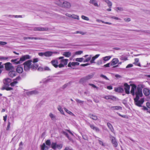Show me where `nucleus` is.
I'll return each instance as SVG.
<instances>
[{
    "label": "nucleus",
    "instance_id": "1",
    "mask_svg": "<svg viewBox=\"0 0 150 150\" xmlns=\"http://www.w3.org/2000/svg\"><path fill=\"white\" fill-rule=\"evenodd\" d=\"M143 85H141V87L139 86L137 87L135 95H136V97L134 98V100L135 104L139 107H141L142 104L143 103L144 101V98H141L139 100V97H141L143 96L142 93V88H143Z\"/></svg>",
    "mask_w": 150,
    "mask_h": 150
},
{
    "label": "nucleus",
    "instance_id": "2",
    "mask_svg": "<svg viewBox=\"0 0 150 150\" xmlns=\"http://www.w3.org/2000/svg\"><path fill=\"white\" fill-rule=\"evenodd\" d=\"M32 61L28 60L23 63L24 65V70L25 71H28L31 68V62Z\"/></svg>",
    "mask_w": 150,
    "mask_h": 150
},
{
    "label": "nucleus",
    "instance_id": "3",
    "mask_svg": "<svg viewBox=\"0 0 150 150\" xmlns=\"http://www.w3.org/2000/svg\"><path fill=\"white\" fill-rule=\"evenodd\" d=\"M94 75L93 73H92L88 74L86 76L81 78L80 80V81L81 83H84L89 79H92Z\"/></svg>",
    "mask_w": 150,
    "mask_h": 150
},
{
    "label": "nucleus",
    "instance_id": "4",
    "mask_svg": "<svg viewBox=\"0 0 150 150\" xmlns=\"http://www.w3.org/2000/svg\"><path fill=\"white\" fill-rule=\"evenodd\" d=\"M62 144H57L56 142H52L51 145V148L54 149H60L62 147Z\"/></svg>",
    "mask_w": 150,
    "mask_h": 150
},
{
    "label": "nucleus",
    "instance_id": "5",
    "mask_svg": "<svg viewBox=\"0 0 150 150\" xmlns=\"http://www.w3.org/2000/svg\"><path fill=\"white\" fill-rule=\"evenodd\" d=\"M69 60L67 59H62L60 61V63L59 64V67H63L66 65L68 63Z\"/></svg>",
    "mask_w": 150,
    "mask_h": 150
},
{
    "label": "nucleus",
    "instance_id": "6",
    "mask_svg": "<svg viewBox=\"0 0 150 150\" xmlns=\"http://www.w3.org/2000/svg\"><path fill=\"white\" fill-rule=\"evenodd\" d=\"M30 58V56L28 55H25L23 56L20 58L18 62L17 63L18 64L21 63L23 61H25L26 60L28 59H29Z\"/></svg>",
    "mask_w": 150,
    "mask_h": 150
},
{
    "label": "nucleus",
    "instance_id": "7",
    "mask_svg": "<svg viewBox=\"0 0 150 150\" xmlns=\"http://www.w3.org/2000/svg\"><path fill=\"white\" fill-rule=\"evenodd\" d=\"M48 28H47L35 27L33 28V30L35 31H43L48 30Z\"/></svg>",
    "mask_w": 150,
    "mask_h": 150
},
{
    "label": "nucleus",
    "instance_id": "8",
    "mask_svg": "<svg viewBox=\"0 0 150 150\" xmlns=\"http://www.w3.org/2000/svg\"><path fill=\"white\" fill-rule=\"evenodd\" d=\"M132 86L130 93L132 96H134L135 92V91H136L137 88L136 86L134 84H132Z\"/></svg>",
    "mask_w": 150,
    "mask_h": 150
},
{
    "label": "nucleus",
    "instance_id": "9",
    "mask_svg": "<svg viewBox=\"0 0 150 150\" xmlns=\"http://www.w3.org/2000/svg\"><path fill=\"white\" fill-rule=\"evenodd\" d=\"M24 40H26L28 39H34V40H45L46 39L44 38H37V37H24L23 38Z\"/></svg>",
    "mask_w": 150,
    "mask_h": 150
},
{
    "label": "nucleus",
    "instance_id": "10",
    "mask_svg": "<svg viewBox=\"0 0 150 150\" xmlns=\"http://www.w3.org/2000/svg\"><path fill=\"white\" fill-rule=\"evenodd\" d=\"M71 4L68 2L64 1L63 2L62 7L65 8H69L71 7Z\"/></svg>",
    "mask_w": 150,
    "mask_h": 150
},
{
    "label": "nucleus",
    "instance_id": "11",
    "mask_svg": "<svg viewBox=\"0 0 150 150\" xmlns=\"http://www.w3.org/2000/svg\"><path fill=\"white\" fill-rule=\"evenodd\" d=\"M50 63L55 68L59 67V64H58V62L57 60L55 59L52 60Z\"/></svg>",
    "mask_w": 150,
    "mask_h": 150
},
{
    "label": "nucleus",
    "instance_id": "12",
    "mask_svg": "<svg viewBox=\"0 0 150 150\" xmlns=\"http://www.w3.org/2000/svg\"><path fill=\"white\" fill-rule=\"evenodd\" d=\"M125 86L124 89L125 90L126 93L127 94H129V93L130 86L127 83H125L124 84Z\"/></svg>",
    "mask_w": 150,
    "mask_h": 150
},
{
    "label": "nucleus",
    "instance_id": "13",
    "mask_svg": "<svg viewBox=\"0 0 150 150\" xmlns=\"http://www.w3.org/2000/svg\"><path fill=\"white\" fill-rule=\"evenodd\" d=\"M119 62V60L117 58H115L113 59L110 62L111 66H114L117 64Z\"/></svg>",
    "mask_w": 150,
    "mask_h": 150
},
{
    "label": "nucleus",
    "instance_id": "14",
    "mask_svg": "<svg viewBox=\"0 0 150 150\" xmlns=\"http://www.w3.org/2000/svg\"><path fill=\"white\" fill-rule=\"evenodd\" d=\"M111 139L112 143L113 146L115 147H117V146L118 144L115 138L114 137H111Z\"/></svg>",
    "mask_w": 150,
    "mask_h": 150
},
{
    "label": "nucleus",
    "instance_id": "15",
    "mask_svg": "<svg viewBox=\"0 0 150 150\" xmlns=\"http://www.w3.org/2000/svg\"><path fill=\"white\" fill-rule=\"evenodd\" d=\"M104 98L106 100H116V98L112 96H107L104 97Z\"/></svg>",
    "mask_w": 150,
    "mask_h": 150
},
{
    "label": "nucleus",
    "instance_id": "16",
    "mask_svg": "<svg viewBox=\"0 0 150 150\" xmlns=\"http://www.w3.org/2000/svg\"><path fill=\"white\" fill-rule=\"evenodd\" d=\"M5 67L7 70H10L12 68L11 64L10 63H7L5 64Z\"/></svg>",
    "mask_w": 150,
    "mask_h": 150
},
{
    "label": "nucleus",
    "instance_id": "17",
    "mask_svg": "<svg viewBox=\"0 0 150 150\" xmlns=\"http://www.w3.org/2000/svg\"><path fill=\"white\" fill-rule=\"evenodd\" d=\"M143 92L146 96H148L150 94V90L147 88H144L143 90Z\"/></svg>",
    "mask_w": 150,
    "mask_h": 150
},
{
    "label": "nucleus",
    "instance_id": "18",
    "mask_svg": "<svg viewBox=\"0 0 150 150\" xmlns=\"http://www.w3.org/2000/svg\"><path fill=\"white\" fill-rule=\"evenodd\" d=\"M100 55V54H97L95 55L94 56L92 57L91 60H90L91 63V64L95 63V60Z\"/></svg>",
    "mask_w": 150,
    "mask_h": 150
},
{
    "label": "nucleus",
    "instance_id": "19",
    "mask_svg": "<svg viewBox=\"0 0 150 150\" xmlns=\"http://www.w3.org/2000/svg\"><path fill=\"white\" fill-rule=\"evenodd\" d=\"M17 72L19 73H21L23 71V69L22 67L20 66H17L16 69Z\"/></svg>",
    "mask_w": 150,
    "mask_h": 150
},
{
    "label": "nucleus",
    "instance_id": "20",
    "mask_svg": "<svg viewBox=\"0 0 150 150\" xmlns=\"http://www.w3.org/2000/svg\"><path fill=\"white\" fill-rule=\"evenodd\" d=\"M114 90L115 92L118 93H122L124 91L123 88L120 87L115 88Z\"/></svg>",
    "mask_w": 150,
    "mask_h": 150
},
{
    "label": "nucleus",
    "instance_id": "21",
    "mask_svg": "<svg viewBox=\"0 0 150 150\" xmlns=\"http://www.w3.org/2000/svg\"><path fill=\"white\" fill-rule=\"evenodd\" d=\"M89 3L91 4H93L94 6L96 7H99V5L98 4L97 1L96 0H90Z\"/></svg>",
    "mask_w": 150,
    "mask_h": 150
},
{
    "label": "nucleus",
    "instance_id": "22",
    "mask_svg": "<svg viewBox=\"0 0 150 150\" xmlns=\"http://www.w3.org/2000/svg\"><path fill=\"white\" fill-rule=\"evenodd\" d=\"M79 64V63L78 62H70L68 65L69 67H71V66H75L76 65H78Z\"/></svg>",
    "mask_w": 150,
    "mask_h": 150
},
{
    "label": "nucleus",
    "instance_id": "23",
    "mask_svg": "<svg viewBox=\"0 0 150 150\" xmlns=\"http://www.w3.org/2000/svg\"><path fill=\"white\" fill-rule=\"evenodd\" d=\"M16 72L15 71H12L9 72L8 75L10 76L11 77H13L16 75Z\"/></svg>",
    "mask_w": 150,
    "mask_h": 150
},
{
    "label": "nucleus",
    "instance_id": "24",
    "mask_svg": "<svg viewBox=\"0 0 150 150\" xmlns=\"http://www.w3.org/2000/svg\"><path fill=\"white\" fill-rule=\"evenodd\" d=\"M53 53V52L51 51H47L45 52V56L46 57H50L52 55Z\"/></svg>",
    "mask_w": 150,
    "mask_h": 150
},
{
    "label": "nucleus",
    "instance_id": "25",
    "mask_svg": "<svg viewBox=\"0 0 150 150\" xmlns=\"http://www.w3.org/2000/svg\"><path fill=\"white\" fill-rule=\"evenodd\" d=\"M111 56H110L103 57L102 59L103 61V63H105L106 61L109 60L111 58Z\"/></svg>",
    "mask_w": 150,
    "mask_h": 150
},
{
    "label": "nucleus",
    "instance_id": "26",
    "mask_svg": "<svg viewBox=\"0 0 150 150\" xmlns=\"http://www.w3.org/2000/svg\"><path fill=\"white\" fill-rule=\"evenodd\" d=\"M90 127L92 129L95 131L97 132H98L100 131L98 127H95L93 125H90Z\"/></svg>",
    "mask_w": 150,
    "mask_h": 150
},
{
    "label": "nucleus",
    "instance_id": "27",
    "mask_svg": "<svg viewBox=\"0 0 150 150\" xmlns=\"http://www.w3.org/2000/svg\"><path fill=\"white\" fill-rule=\"evenodd\" d=\"M111 109L113 110H122L121 107L118 106H112L111 107Z\"/></svg>",
    "mask_w": 150,
    "mask_h": 150
},
{
    "label": "nucleus",
    "instance_id": "28",
    "mask_svg": "<svg viewBox=\"0 0 150 150\" xmlns=\"http://www.w3.org/2000/svg\"><path fill=\"white\" fill-rule=\"evenodd\" d=\"M88 117L92 119L95 120H96L98 119L96 115L91 114L89 115Z\"/></svg>",
    "mask_w": 150,
    "mask_h": 150
},
{
    "label": "nucleus",
    "instance_id": "29",
    "mask_svg": "<svg viewBox=\"0 0 150 150\" xmlns=\"http://www.w3.org/2000/svg\"><path fill=\"white\" fill-rule=\"evenodd\" d=\"M38 93V92L36 90H34L28 92L27 93L28 95L33 94H36Z\"/></svg>",
    "mask_w": 150,
    "mask_h": 150
},
{
    "label": "nucleus",
    "instance_id": "30",
    "mask_svg": "<svg viewBox=\"0 0 150 150\" xmlns=\"http://www.w3.org/2000/svg\"><path fill=\"white\" fill-rule=\"evenodd\" d=\"M11 81V79L9 78H7L4 79V83L6 85H9L8 83H10Z\"/></svg>",
    "mask_w": 150,
    "mask_h": 150
},
{
    "label": "nucleus",
    "instance_id": "31",
    "mask_svg": "<svg viewBox=\"0 0 150 150\" xmlns=\"http://www.w3.org/2000/svg\"><path fill=\"white\" fill-rule=\"evenodd\" d=\"M103 1L106 2L108 4V6L110 8H111L112 6V2L109 0H102Z\"/></svg>",
    "mask_w": 150,
    "mask_h": 150
},
{
    "label": "nucleus",
    "instance_id": "32",
    "mask_svg": "<svg viewBox=\"0 0 150 150\" xmlns=\"http://www.w3.org/2000/svg\"><path fill=\"white\" fill-rule=\"evenodd\" d=\"M63 55L66 57H69L71 55V53L70 52H65L63 53Z\"/></svg>",
    "mask_w": 150,
    "mask_h": 150
},
{
    "label": "nucleus",
    "instance_id": "33",
    "mask_svg": "<svg viewBox=\"0 0 150 150\" xmlns=\"http://www.w3.org/2000/svg\"><path fill=\"white\" fill-rule=\"evenodd\" d=\"M134 62L133 64H134L137 65L138 66L141 67V65L140 63L139 62V59L138 58H136L134 59Z\"/></svg>",
    "mask_w": 150,
    "mask_h": 150
},
{
    "label": "nucleus",
    "instance_id": "34",
    "mask_svg": "<svg viewBox=\"0 0 150 150\" xmlns=\"http://www.w3.org/2000/svg\"><path fill=\"white\" fill-rule=\"evenodd\" d=\"M63 2V1H62L58 0L56 1L55 3L56 4L58 5V6L62 7Z\"/></svg>",
    "mask_w": 150,
    "mask_h": 150
},
{
    "label": "nucleus",
    "instance_id": "35",
    "mask_svg": "<svg viewBox=\"0 0 150 150\" xmlns=\"http://www.w3.org/2000/svg\"><path fill=\"white\" fill-rule=\"evenodd\" d=\"M64 110L67 113H68L69 115H70L71 116H75V115L72 112H71V111H70L69 110H68L66 108H64Z\"/></svg>",
    "mask_w": 150,
    "mask_h": 150
},
{
    "label": "nucleus",
    "instance_id": "36",
    "mask_svg": "<svg viewBox=\"0 0 150 150\" xmlns=\"http://www.w3.org/2000/svg\"><path fill=\"white\" fill-rule=\"evenodd\" d=\"M41 149L42 150H45V149H46L48 150L49 147L48 146H46L45 143L41 145Z\"/></svg>",
    "mask_w": 150,
    "mask_h": 150
},
{
    "label": "nucleus",
    "instance_id": "37",
    "mask_svg": "<svg viewBox=\"0 0 150 150\" xmlns=\"http://www.w3.org/2000/svg\"><path fill=\"white\" fill-rule=\"evenodd\" d=\"M107 125L109 128L110 129L111 131L113 132L114 131V129L111 124L110 123L108 122L107 123Z\"/></svg>",
    "mask_w": 150,
    "mask_h": 150
},
{
    "label": "nucleus",
    "instance_id": "38",
    "mask_svg": "<svg viewBox=\"0 0 150 150\" xmlns=\"http://www.w3.org/2000/svg\"><path fill=\"white\" fill-rule=\"evenodd\" d=\"M31 68L33 69H36L38 67V65L37 64H33L31 65Z\"/></svg>",
    "mask_w": 150,
    "mask_h": 150
},
{
    "label": "nucleus",
    "instance_id": "39",
    "mask_svg": "<svg viewBox=\"0 0 150 150\" xmlns=\"http://www.w3.org/2000/svg\"><path fill=\"white\" fill-rule=\"evenodd\" d=\"M13 88L11 87H6V86H3L2 87L1 89L2 90H6L7 91H11L13 90Z\"/></svg>",
    "mask_w": 150,
    "mask_h": 150
},
{
    "label": "nucleus",
    "instance_id": "40",
    "mask_svg": "<svg viewBox=\"0 0 150 150\" xmlns=\"http://www.w3.org/2000/svg\"><path fill=\"white\" fill-rule=\"evenodd\" d=\"M49 116L52 120H56L55 116L52 113H50Z\"/></svg>",
    "mask_w": 150,
    "mask_h": 150
},
{
    "label": "nucleus",
    "instance_id": "41",
    "mask_svg": "<svg viewBox=\"0 0 150 150\" xmlns=\"http://www.w3.org/2000/svg\"><path fill=\"white\" fill-rule=\"evenodd\" d=\"M71 18L74 19H76L77 20H79V16L75 14L71 15Z\"/></svg>",
    "mask_w": 150,
    "mask_h": 150
},
{
    "label": "nucleus",
    "instance_id": "42",
    "mask_svg": "<svg viewBox=\"0 0 150 150\" xmlns=\"http://www.w3.org/2000/svg\"><path fill=\"white\" fill-rule=\"evenodd\" d=\"M73 33L74 34L80 33L82 35H84L86 34V33L85 32L83 31H76L75 32Z\"/></svg>",
    "mask_w": 150,
    "mask_h": 150
},
{
    "label": "nucleus",
    "instance_id": "43",
    "mask_svg": "<svg viewBox=\"0 0 150 150\" xmlns=\"http://www.w3.org/2000/svg\"><path fill=\"white\" fill-rule=\"evenodd\" d=\"M92 55H90L89 56V57L86 58L85 60H83V62H89L90 60H91V58L92 57Z\"/></svg>",
    "mask_w": 150,
    "mask_h": 150
},
{
    "label": "nucleus",
    "instance_id": "44",
    "mask_svg": "<svg viewBox=\"0 0 150 150\" xmlns=\"http://www.w3.org/2000/svg\"><path fill=\"white\" fill-rule=\"evenodd\" d=\"M18 83L17 81L14 80L13 82L10 83V85L12 86H13L16 84Z\"/></svg>",
    "mask_w": 150,
    "mask_h": 150
},
{
    "label": "nucleus",
    "instance_id": "45",
    "mask_svg": "<svg viewBox=\"0 0 150 150\" xmlns=\"http://www.w3.org/2000/svg\"><path fill=\"white\" fill-rule=\"evenodd\" d=\"M103 61L102 59H99L96 62V64L97 65H100L102 64L103 63Z\"/></svg>",
    "mask_w": 150,
    "mask_h": 150
},
{
    "label": "nucleus",
    "instance_id": "46",
    "mask_svg": "<svg viewBox=\"0 0 150 150\" xmlns=\"http://www.w3.org/2000/svg\"><path fill=\"white\" fill-rule=\"evenodd\" d=\"M58 109L60 112L63 115L64 114V111L61 106H59L58 108Z\"/></svg>",
    "mask_w": 150,
    "mask_h": 150
},
{
    "label": "nucleus",
    "instance_id": "47",
    "mask_svg": "<svg viewBox=\"0 0 150 150\" xmlns=\"http://www.w3.org/2000/svg\"><path fill=\"white\" fill-rule=\"evenodd\" d=\"M84 58H77L76 59L75 61L77 62H81L83 61Z\"/></svg>",
    "mask_w": 150,
    "mask_h": 150
},
{
    "label": "nucleus",
    "instance_id": "48",
    "mask_svg": "<svg viewBox=\"0 0 150 150\" xmlns=\"http://www.w3.org/2000/svg\"><path fill=\"white\" fill-rule=\"evenodd\" d=\"M120 59L121 60L124 61H126L127 59V58L126 57L123 56H121L120 58Z\"/></svg>",
    "mask_w": 150,
    "mask_h": 150
},
{
    "label": "nucleus",
    "instance_id": "49",
    "mask_svg": "<svg viewBox=\"0 0 150 150\" xmlns=\"http://www.w3.org/2000/svg\"><path fill=\"white\" fill-rule=\"evenodd\" d=\"M81 18L82 19L87 21H88L89 20V19L88 17H87L83 15H82L81 16Z\"/></svg>",
    "mask_w": 150,
    "mask_h": 150
},
{
    "label": "nucleus",
    "instance_id": "50",
    "mask_svg": "<svg viewBox=\"0 0 150 150\" xmlns=\"http://www.w3.org/2000/svg\"><path fill=\"white\" fill-rule=\"evenodd\" d=\"M11 62H14V64H18L17 63L18 62V61H17V59H12L11 60Z\"/></svg>",
    "mask_w": 150,
    "mask_h": 150
},
{
    "label": "nucleus",
    "instance_id": "51",
    "mask_svg": "<svg viewBox=\"0 0 150 150\" xmlns=\"http://www.w3.org/2000/svg\"><path fill=\"white\" fill-rule=\"evenodd\" d=\"M46 144L47 145L50 146L51 144V142L50 140H47L45 142Z\"/></svg>",
    "mask_w": 150,
    "mask_h": 150
},
{
    "label": "nucleus",
    "instance_id": "52",
    "mask_svg": "<svg viewBox=\"0 0 150 150\" xmlns=\"http://www.w3.org/2000/svg\"><path fill=\"white\" fill-rule=\"evenodd\" d=\"M7 44L6 42L0 41V46H3Z\"/></svg>",
    "mask_w": 150,
    "mask_h": 150
},
{
    "label": "nucleus",
    "instance_id": "53",
    "mask_svg": "<svg viewBox=\"0 0 150 150\" xmlns=\"http://www.w3.org/2000/svg\"><path fill=\"white\" fill-rule=\"evenodd\" d=\"M117 113L119 116L121 117H122L125 118H128V117L125 115H121L120 113L118 112H117Z\"/></svg>",
    "mask_w": 150,
    "mask_h": 150
},
{
    "label": "nucleus",
    "instance_id": "54",
    "mask_svg": "<svg viewBox=\"0 0 150 150\" xmlns=\"http://www.w3.org/2000/svg\"><path fill=\"white\" fill-rule=\"evenodd\" d=\"M42 70L45 71H50V69L49 68L47 67H45Z\"/></svg>",
    "mask_w": 150,
    "mask_h": 150
},
{
    "label": "nucleus",
    "instance_id": "55",
    "mask_svg": "<svg viewBox=\"0 0 150 150\" xmlns=\"http://www.w3.org/2000/svg\"><path fill=\"white\" fill-rule=\"evenodd\" d=\"M62 132L63 134L66 136L69 139V137L68 134L66 132L64 131H63Z\"/></svg>",
    "mask_w": 150,
    "mask_h": 150
},
{
    "label": "nucleus",
    "instance_id": "56",
    "mask_svg": "<svg viewBox=\"0 0 150 150\" xmlns=\"http://www.w3.org/2000/svg\"><path fill=\"white\" fill-rule=\"evenodd\" d=\"M83 53V51H79L76 52L75 53L76 54L80 55Z\"/></svg>",
    "mask_w": 150,
    "mask_h": 150
},
{
    "label": "nucleus",
    "instance_id": "57",
    "mask_svg": "<svg viewBox=\"0 0 150 150\" xmlns=\"http://www.w3.org/2000/svg\"><path fill=\"white\" fill-rule=\"evenodd\" d=\"M100 76L106 80H109V79L105 76L103 74H101Z\"/></svg>",
    "mask_w": 150,
    "mask_h": 150
},
{
    "label": "nucleus",
    "instance_id": "58",
    "mask_svg": "<svg viewBox=\"0 0 150 150\" xmlns=\"http://www.w3.org/2000/svg\"><path fill=\"white\" fill-rule=\"evenodd\" d=\"M76 101L79 103H83V101L80 100L78 99H76L75 100Z\"/></svg>",
    "mask_w": 150,
    "mask_h": 150
},
{
    "label": "nucleus",
    "instance_id": "59",
    "mask_svg": "<svg viewBox=\"0 0 150 150\" xmlns=\"http://www.w3.org/2000/svg\"><path fill=\"white\" fill-rule=\"evenodd\" d=\"M10 125H11L10 122H8V125H7V128L6 129L7 130H9L10 128Z\"/></svg>",
    "mask_w": 150,
    "mask_h": 150
},
{
    "label": "nucleus",
    "instance_id": "60",
    "mask_svg": "<svg viewBox=\"0 0 150 150\" xmlns=\"http://www.w3.org/2000/svg\"><path fill=\"white\" fill-rule=\"evenodd\" d=\"M88 85L90 86H92V87H93V88H96L97 89L98 88L96 86H95L93 84L91 83H89Z\"/></svg>",
    "mask_w": 150,
    "mask_h": 150
},
{
    "label": "nucleus",
    "instance_id": "61",
    "mask_svg": "<svg viewBox=\"0 0 150 150\" xmlns=\"http://www.w3.org/2000/svg\"><path fill=\"white\" fill-rule=\"evenodd\" d=\"M110 62L104 65L103 66V67H110Z\"/></svg>",
    "mask_w": 150,
    "mask_h": 150
},
{
    "label": "nucleus",
    "instance_id": "62",
    "mask_svg": "<svg viewBox=\"0 0 150 150\" xmlns=\"http://www.w3.org/2000/svg\"><path fill=\"white\" fill-rule=\"evenodd\" d=\"M38 58H35L33 59V63H36L38 62Z\"/></svg>",
    "mask_w": 150,
    "mask_h": 150
},
{
    "label": "nucleus",
    "instance_id": "63",
    "mask_svg": "<svg viewBox=\"0 0 150 150\" xmlns=\"http://www.w3.org/2000/svg\"><path fill=\"white\" fill-rule=\"evenodd\" d=\"M116 11H122L123 10L122 8L121 7H117L116 8Z\"/></svg>",
    "mask_w": 150,
    "mask_h": 150
},
{
    "label": "nucleus",
    "instance_id": "64",
    "mask_svg": "<svg viewBox=\"0 0 150 150\" xmlns=\"http://www.w3.org/2000/svg\"><path fill=\"white\" fill-rule=\"evenodd\" d=\"M146 106L147 108H150V103L147 102L146 103Z\"/></svg>",
    "mask_w": 150,
    "mask_h": 150
}]
</instances>
